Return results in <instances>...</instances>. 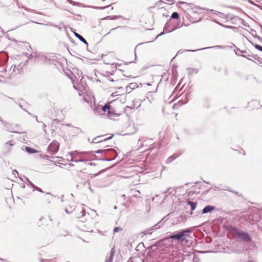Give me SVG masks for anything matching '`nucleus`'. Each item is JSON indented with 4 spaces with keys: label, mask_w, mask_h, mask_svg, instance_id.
I'll return each instance as SVG.
<instances>
[{
    "label": "nucleus",
    "mask_w": 262,
    "mask_h": 262,
    "mask_svg": "<svg viewBox=\"0 0 262 262\" xmlns=\"http://www.w3.org/2000/svg\"><path fill=\"white\" fill-rule=\"evenodd\" d=\"M215 207L211 205H207L204 207L202 210V214H206L211 212L213 210H215Z\"/></svg>",
    "instance_id": "obj_11"
},
{
    "label": "nucleus",
    "mask_w": 262,
    "mask_h": 262,
    "mask_svg": "<svg viewBox=\"0 0 262 262\" xmlns=\"http://www.w3.org/2000/svg\"><path fill=\"white\" fill-rule=\"evenodd\" d=\"M74 34L75 36L78 38L81 42L86 45L87 47L88 46V43L87 41L83 38V36L76 32H74Z\"/></svg>",
    "instance_id": "obj_21"
},
{
    "label": "nucleus",
    "mask_w": 262,
    "mask_h": 262,
    "mask_svg": "<svg viewBox=\"0 0 262 262\" xmlns=\"http://www.w3.org/2000/svg\"><path fill=\"white\" fill-rule=\"evenodd\" d=\"M182 234H184V237L186 239V237L188 236L189 234L192 231L191 228H186L185 229L181 230Z\"/></svg>",
    "instance_id": "obj_15"
},
{
    "label": "nucleus",
    "mask_w": 262,
    "mask_h": 262,
    "mask_svg": "<svg viewBox=\"0 0 262 262\" xmlns=\"http://www.w3.org/2000/svg\"><path fill=\"white\" fill-rule=\"evenodd\" d=\"M226 7H227V8H229L232 9H235V10H237L242 11V9L240 8L239 7H235V6H227Z\"/></svg>",
    "instance_id": "obj_43"
},
{
    "label": "nucleus",
    "mask_w": 262,
    "mask_h": 262,
    "mask_svg": "<svg viewBox=\"0 0 262 262\" xmlns=\"http://www.w3.org/2000/svg\"><path fill=\"white\" fill-rule=\"evenodd\" d=\"M83 157H84L83 158L81 162H84L86 163H87V162L89 161V159L88 157H86L85 156H84Z\"/></svg>",
    "instance_id": "obj_48"
},
{
    "label": "nucleus",
    "mask_w": 262,
    "mask_h": 262,
    "mask_svg": "<svg viewBox=\"0 0 262 262\" xmlns=\"http://www.w3.org/2000/svg\"><path fill=\"white\" fill-rule=\"evenodd\" d=\"M102 110L104 112H106L107 111H108L111 109V106L109 104H105L104 106L102 107Z\"/></svg>",
    "instance_id": "obj_37"
},
{
    "label": "nucleus",
    "mask_w": 262,
    "mask_h": 262,
    "mask_svg": "<svg viewBox=\"0 0 262 262\" xmlns=\"http://www.w3.org/2000/svg\"><path fill=\"white\" fill-rule=\"evenodd\" d=\"M223 27L225 28H228V29H235V28H234V26H226V25H223L222 26Z\"/></svg>",
    "instance_id": "obj_54"
},
{
    "label": "nucleus",
    "mask_w": 262,
    "mask_h": 262,
    "mask_svg": "<svg viewBox=\"0 0 262 262\" xmlns=\"http://www.w3.org/2000/svg\"><path fill=\"white\" fill-rule=\"evenodd\" d=\"M133 106H126V107L129 108L130 109H134L135 107H136L137 108L141 105L140 103H138V101H136L135 100L133 101Z\"/></svg>",
    "instance_id": "obj_29"
},
{
    "label": "nucleus",
    "mask_w": 262,
    "mask_h": 262,
    "mask_svg": "<svg viewBox=\"0 0 262 262\" xmlns=\"http://www.w3.org/2000/svg\"><path fill=\"white\" fill-rule=\"evenodd\" d=\"M204 9L208 11H210L222 18H227L226 15L223 13L218 12V11L213 10V9Z\"/></svg>",
    "instance_id": "obj_17"
},
{
    "label": "nucleus",
    "mask_w": 262,
    "mask_h": 262,
    "mask_svg": "<svg viewBox=\"0 0 262 262\" xmlns=\"http://www.w3.org/2000/svg\"><path fill=\"white\" fill-rule=\"evenodd\" d=\"M79 154L81 155V152H79L77 150H75V151H71V153H70L71 159H69V161H71V162H75V159L76 158V155H78Z\"/></svg>",
    "instance_id": "obj_14"
},
{
    "label": "nucleus",
    "mask_w": 262,
    "mask_h": 262,
    "mask_svg": "<svg viewBox=\"0 0 262 262\" xmlns=\"http://www.w3.org/2000/svg\"><path fill=\"white\" fill-rule=\"evenodd\" d=\"M81 155L85 156L86 157H88L89 161L91 160H99V158H97L96 153L94 151H82L81 152Z\"/></svg>",
    "instance_id": "obj_8"
},
{
    "label": "nucleus",
    "mask_w": 262,
    "mask_h": 262,
    "mask_svg": "<svg viewBox=\"0 0 262 262\" xmlns=\"http://www.w3.org/2000/svg\"><path fill=\"white\" fill-rule=\"evenodd\" d=\"M114 252L113 251V250H112L110 252L109 257L108 259H107L105 260V262H112L113 258H114Z\"/></svg>",
    "instance_id": "obj_33"
},
{
    "label": "nucleus",
    "mask_w": 262,
    "mask_h": 262,
    "mask_svg": "<svg viewBox=\"0 0 262 262\" xmlns=\"http://www.w3.org/2000/svg\"><path fill=\"white\" fill-rule=\"evenodd\" d=\"M35 190H37L38 192H40L41 193H43L44 192L41 188L37 187L35 185V187L33 188L32 191H34Z\"/></svg>",
    "instance_id": "obj_42"
},
{
    "label": "nucleus",
    "mask_w": 262,
    "mask_h": 262,
    "mask_svg": "<svg viewBox=\"0 0 262 262\" xmlns=\"http://www.w3.org/2000/svg\"><path fill=\"white\" fill-rule=\"evenodd\" d=\"M132 89L129 86V85H128L126 87V92H127V93H129L132 92Z\"/></svg>",
    "instance_id": "obj_51"
},
{
    "label": "nucleus",
    "mask_w": 262,
    "mask_h": 262,
    "mask_svg": "<svg viewBox=\"0 0 262 262\" xmlns=\"http://www.w3.org/2000/svg\"><path fill=\"white\" fill-rule=\"evenodd\" d=\"M143 140H144L143 138H140V139H139V140H138V144H140V145H139V147L143 146L142 142L143 141Z\"/></svg>",
    "instance_id": "obj_53"
},
{
    "label": "nucleus",
    "mask_w": 262,
    "mask_h": 262,
    "mask_svg": "<svg viewBox=\"0 0 262 262\" xmlns=\"http://www.w3.org/2000/svg\"><path fill=\"white\" fill-rule=\"evenodd\" d=\"M59 147V144L58 142L56 141H54L48 146V150L51 154H54L58 151Z\"/></svg>",
    "instance_id": "obj_7"
},
{
    "label": "nucleus",
    "mask_w": 262,
    "mask_h": 262,
    "mask_svg": "<svg viewBox=\"0 0 262 262\" xmlns=\"http://www.w3.org/2000/svg\"><path fill=\"white\" fill-rule=\"evenodd\" d=\"M179 27L178 26V27H172L171 28V31H165L164 29L163 30V31L162 32H161L159 34H158L156 37L155 38V39L153 40L155 41L156 39H157V38L160 36H162L166 33H170V32H173V31L176 30L177 29L179 28ZM152 42V41H148L147 43H149V42Z\"/></svg>",
    "instance_id": "obj_12"
},
{
    "label": "nucleus",
    "mask_w": 262,
    "mask_h": 262,
    "mask_svg": "<svg viewBox=\"0 0 262 262\" xmlns=\"http://www.w3.org/2000/svg\"><path fill=\"white\" fill-rule=\"evenodd\" d=\"M107 17H111V19H116L117 18L121 17L120 15H113V16H109Z\"/></svg>",
    "instance_id": "obj_45"
},
{
    "label": "nucleus",
    "mask_w": 262,
    "mask_h": 262,
    "mask_svg": "<svg viewBox=\"0 0 262 262\" xmlns=\"http://www.w3.org/2000/svg\"><path fill=\"white\" fill-rule=\"evenodd\" d=\"M129 85L131 88L132 90H133L138 87V84L136 82L130 83Z\"/></svg>",
    "instance_id": "obj_40"
},
{
    "label": "nucleus",
    "mask_w": 262,
    "mask_h": 262,
    "mask_svg": "<svg viewBox=\"0 0 262 262\" xmlns=\"http://www.w3.org/2000/svg\"><path fill=\"white\" fill-rule=\"evenodd\" d=\"M164 219V218L162 219L161 221H160L158 223L152 226L149 231L150 230H155L157 229H159L161 227V226L163 225V223H162V221Z\"/></svg>",
    "instance_id": "obj_23"
},
{
    "label": "nucleus",
    "mask_w": 262,
    "mask_h": 262,
    "mask_svg": "<svg viewBox=\"0 0 262 262\" xmlns=\"http://www.w3.org/2000/svg\"><path fill=\"white\" fill-rule=\"evenodd\" d=\"M107 114L111 116H114L116 114L114 111H111V109L108 111Z\"/></svg>",
    "instance_id": "obj_49"
},
{
    "label": "nucleus",
    "mask_w": 262,
    "mask_h": 262,
    "mask_svg": "<svg viewBox=\"0 0 262 262\" xmlns=\"http://www.w3.org/2000/svg\"><path fill=\"white\" fill-rule=\"evenodd\" d=\"M233 234L236 238H239L245 242H250L252 241L251 236L245 231L234 228L233 230Z\"/></svg>",
    "instance_id": "obj_1"
},
{
    "label": "nucleus",
    "mask_w": 262,
    "mask_h": 262,
    "mask_svg": "<svg viewBox=\"0 0 262 262\" xmlns=\"http://www.w3.org/2000/svg\"><path fill=\"white\" fill-rule=\"evenodd\" d=\"M172 71V76H171V82L174 83L177 80L178 77V72L176 69L172 68L171 70Z\"/></svg>",
    "instance_id": "obj_20"
},
{
    "label": "nucleus",
    "mask_w": 262,
    "mask_h": 262,
    "mask_svg": "<svg viewBox=\"0 0 262 262\" xmlns=\"http://www.w3.org/2000/svg\"><path fill=\"white\" fill-rule=\"evenodd\" d=\"M254 38L258 39V40L262 43V37L258 35H254Z\"/></svg>",
    "instance_id": "obj_50"
},
{
    "label": "nucleus",
    "mask_w": 262,
    "mask_h": 262,
    "mask_svg": "<svg viewBox=\"0 0 262 262\" xmlns=\"http://www.w3.org/2000/svg\"><path fill=\"white\" fill-rule=\"evenodd\" d=\"M194 186H192V189L190 190L187 191V196H191L193 194H199L200 191H195L194 188Z\"/></svg>",
    "instance_id": "obj_27"
},
{
    "label": "nucleus",
    "mask_w": 262,
    "mask_h": 262,
    "mask_svg": "<svg viewBox=\"0 0 262 262\" xmlns=\"http://www.w3.org/2000/svg\"><path fill=\"white\" fill-rule=\"evenodd\" d=\"M67 2H68L69 3H70V4H71L73 6H76L83 7V8L89 7V6H85L82 3L74 2L72 0H67ZM110 6H111V5L106 6H104V7L94 6V7H91L93 8L94 9H97V10H103L106 8L110 7Z\"/></svg>",
    "instance_id": "obj_6"
},
{
    "label": "nucleus",
    "mask_w": 262,
    "mask_h": 262,
    "mask_svg": "<svg viewBox=\"0 0 262 262\" xmlns=\"http://www.w3.org/2000/svg\"><path fill=\"white\" fill-rule=\"evenodd\" d=\"M25 180L27 186L29 187H31L32 188H33L35 187V185L33 184L27 177H25Z\"/></svg>",
    "instance_id": "obj_30"
},
{
    "label": "nucleus",
    "mask_w": 262,
    "mask_h": 262,
    "mask_svg": "<svg viewBox=\"0 0 262 262\" xmlns=\"http://www.w3.org/2000/svg\"><path fill=\"white\" fill-rule=\"evenodd\" d=\"M30 22L32 23H35V24H38V25H42V26H48V25H50L51 26H53V27H54L55 28H57L59 30H62V28L61 27H59L57 25H54V24H53L51 23H49L48 24H44V23H36V22H35V21H34L33 20H30Z\"/></svg>",
    "instance_id": "obj_16"
},
{
    "label": "nucleus",
    "mask_w": 262,
    "mask_h": 262,
    "mask_svg": "<svg viewBox=\"0 0 262 262\" xmlns=\"http://www.w3.org/2000/svg\"><path fill=\"white\" fill-rule=\"evenodd\" d=\"M18 105L21 109L27 112V111L23 107V105L21 103H19Z\"/></svg>",
    "instance_id": "obj_63"
},
{
    "label": "nucleus",
    "mask_w": 262,
    "mask_h": 262,
    "mask_svg": "<svg viewBox=\"0 0 262 262\" xmlns=\"http://www.w3.org/2000/svg\"><path fill=\"white\" fill-rule=\"evenodd\" d=\"M10 72H11L10 75H12L13 74L14 75H15L17 74H16V73L17 72H16V66L15 65H13L11 67V68H10Z\"/></svg>",
    "instance_id": "obj_32"
},
{
    "label": "nucleus",
    "mask_w": 262,
    "mask_h": 262,
    "mask_svg": "<svg viewBox=\"0 0 262 262\" xmlns=\"http://www.w3.org/2000/svg\"><path fill=\"white\" fill-rule=\"evenodd\" d=\"M16 69L17 72L16 74H21V73L23 72V67L20 64L18 66L17 68L16 67Z\"/></svg>",
    "instance_id": "obj_39"
},
{
    "label": "nucleus",
    "mask_w": 262,
    "mask_h": 262,
    "mask_svg": "<svg viewBox=\"0 0 262 262\" xmlns=\"http://www.w3.org/2000/svg\"><path fill=\"white\" fill-rule=\"evenodd\" d=\"M133 257H130L127 262H134Z\"/></svg>",
    "instance_id": "obj_64"
},
{
    "label": "nucleus",
    "mask_w": 262,
    "mask_h": 262,
    "mask_svg": "<svg viewBox=\"0 0 262 262\" xmlns=\"http://www.w3.org/2000/svg\"><path fill=\"white\" fill-rule=\"evenodd\" d=\"M39 261L40 262H46V261H47V259H43V258H40L39 259Z\"/></svg>",
    "instance_id": "obj_61"
},
{
    "label": "nucleus",
    "mask_w": 262,
    "mask_h": 262,
    "mask_svg": "<svg viewBox=\"0 0 262 262\" xmlns=\"http://www.w3.org/2000/svg\"><path fill=\"white\" fill-rule=\"evenodd\" d=\"M223 48L224 47L222 46L216 45V46H214L212 47H209L204 48H202L201 49H197V50H185V51H186V52H195V51H199V50H205V49H223Z\"/></svg>",
    "instance_id": "obj_13"
},
{
    "label": "nucleus",
    "mask_w": 262,
    "mask_h": 262,
    "mask_svg": "<svg viewBox=\"0 0 262 262\" xmlns=\"http://www.w3.org/2000/svg\"><path fill=\"white\" fill-rule=\"evenodd\" d=\"M257 62H258L260 64H262V58H260V57H258L257 58L256 60Z\"/></svg>",
    "instance_id": "obj_56"
},
{
    "label": "nucleus",
    "mask_w": 262,
    "mask_h": 262,
    "mask_svg": "<svg viewBox=\"0 0 262 262\" xmlns=\"http://www.w3.org/2000/svg\"><path fill=\"white\" fill-rule=\"evenodd\" d=\"M115 148H106L108 150V152L104 153V156L102 158H99L100 160L105 161H111L115 160L118 156L117 150L118 149L116 147Z\"/></svg>",
    "instance_id": "obj_3"
},
{
    "label": "nucleus",
    "mask_w": 262,
    "mask_h": 262,
    "mask_svg": "<svg viewBox=\"0 0 262 262\" xmlns=\"http://www.w3.org/2000/svg\"><path fill=\"white\" fill-rule=\"evenodd\" d=\"M241 24L246 27H249V25L248 23H246L243 19L241 18Z\"/></svg>",
    "instance_id": "obj_46"
},
{
    "label": "nucleus",
    "mask_w": 262,
    "mask_h": 262,
    "mask_svg": "<svg viewBox=\"0 0 262 262\" xmlns=\"http://www.w3.org/2000/svg\"><path fill=\"white\" fill-rule=\"evenodd\" d=\"M254 47L256 50L262 52V46L257 44H255L254 45Z\"/></svg>",
    "instance_id": "obj_41"
},
{
    "label": "nucleus",
    "mask_w": 262,
    "mask_h": 262,
    "mask_svg": "<svg viewBox=\"0 0 262 262\" xmlns=\"http://www.w3.org/2000/svg\"><path fill=\"white\" fill-rule=\"evenodd\" d=\"M249 105L251 107H257L258 105L259 106L260 108L262 107V105H260L259 104V102H258L257 100H252L251 102L248 103Z\"/></svg>",
    "instance_id": "obj_26"
},
{
    "label": "nucleus",
    "mask_w": 262,
    "mask_h": 262,
    "mask_svg": "<svg viewBox=\"0 0 262 262\" xmlns=\"http://www.w3.org/2000/svg\"><path fill=\"white\" fill-rule=\"evenodd\" d=\"M104 136V135L98 136L94 138L92 141V143L96 144L111 140L114 137V134H112L110 137L107 138L101 139V138L103 137Z\"/></svg>",
    "instance_id": "obj_9"
},
{
    "label": "nucleus",
    "mask_w": 262,
    "mask_h": 262,
    "mask_svg": "<svg viewBox=\"0 0 262 262\" xmlns=\"http://www.w3.org/2000/svg\"><path fill=\"white\" fill-rule=\"evenodd\" d=\"M171 193H172V192L170 191L169 193L165 195L163 198L162 203H163L166 201L171 202V201L172 200V195L171 194Z\"/></svg>",
    "instance_id": "obj_25"
},
{
    "label": "nucleus",
    "mask_w": 262,
    "mask_h": 262,
    "mask_svg": "<svg viewBox=\"0 0 262 262\" xmlns=\"http://www.w3.org/2000/svg\"><path fill=\"white\" fill-rule=\"evenodd\" d=\"M13 141H9L6 143V145H9L10 146H13V144L12 143Z\"/></svg>",
    "instance_id": "obj_57"
},
{
    "label": "nucleus",
    "mask_w": 262,
    "mask_h": 262,
    "mask_svg": "<svg viewBox=\"0 0 262 262\" xmlns=\"http://www.w3.org/2000/svg\"><path fill=\"white\" fill-rule=\"evenodd\" d=\"M179 14L177 12H174L172 13L170 19H178L179 18Z\"/></svg>",
    "instance_id": "obj_34"
},
{
    "label": "nucleus",
    "mask_w": 262,
    "mask_h": 262,
    "mask_svg": "<svg viewBox=\"0 0 262 262\" xmlns=\"http://www.w3.org/2000/svg\"><path fill=\"white\" fill-rule=\"evenodd\" d=\"M76 129H77V132L78 133H82V129L79 127H76Z\"/></svg>",
    "instance_id": "obj_62"
},
{
    "label": "nucleus",
    "mask_w": 262,
    "mask_h": 262,
    "mask_svg": "<svg viewBox=\"0 0 262 262\" xmlns=\"http://www.w3.org/2000/svg\"><path fill=\"white\" fill-rule=\"evenodd\" d=\"M198 72V69H194V68H192V69H190V71L189 73H197Z\"/></svg>",
    "instance_id": "obj_52"
},
{
    "label": "nucleus",
    "mask_w": 262,
    "mask_h": 262,
    "mask_svg": "<svg viewBox=\"0 0 262 262\" xmlns=\"http://www.w3.org/2000/svg\"><path fill=\"white\" fill-rule=\"evenodd\" d=\"M212 189V187H210L209 189L206 190H205L203 192L204 194H206L207 193H208L209 192V191H210V190H211Z\"/></svg>",
    "instance_id": "obj_60"
},
{
    "label": "nucleus",
    "mask_w": 262,
    "mask_h": 262,
    "mask_svg": "<svg viewBox=\"0 0 262 262\" xmlns=\"http://www.w3.org/2000/svg\"><path fill=\"white\" fill-rule=\"evenodd\" d=\"M171 239L172 240V242L177 241L179 242H183L185 241V239L184 237V234H182L181 232L180 231L177 233H172L170 234L167 235L166 237L164 238V239Z\"/></svg>",
    "instance_id": "obj_4"
},
{
    "label": "nucleus",
    "mask_w": 262,
    "mask_h": 262,
    "mask_svg": "<svg viewBox=\"0 0 262 262\" xmlns=\"http://www.w3.org/2000/svg\"><path fill=\"white\" fill-rule=\"evenodd\" d=\"M142 233L144 235H146L147 234H151V233H150L148 230L144 231L142 232Z\"/></svg>",
    "instance_id": "obj_59"
},
{
    "label": "nucleus",
    "mask_w": 262,
    "mask_h": 262,
    "mask_svg": "<svg viewBox=\"0 0 262 262\" xmlns=\"http://www.w3.org/2000/svg\"><path fill=\"white\" fill-rule=\"evenodd\" d=\"M235 53L237 56H241L251 60H252V59L250 58V57H252L255 60H256L257 58H258V56L256 55H251L249 52H248L245 50H241L238 48L235 50Z\"/></svg>",
    "instance_id": "obj_5"
},
{
    "label": "nucleus",
    "mask_w": 262,
    "mask_h": 262,
    "mask_svg": "<svg viewBox=\"0 0 262 262\" xmlns=\"http://www.w3.org/2000/svg\"><path fill=\"white\" fill-rule=\"evenodd\" d=\"M122 230V228L120 227H116L114 229V232H118Z\"/></svg>",
    "instance_id": "obj_47"
},
{
    "label": "nucleus",
    "mask_w": 262,
    "mask_h": 262,
    "mask_svg": "<svg viewBox=\"0 0 262 262\" xmlns=\"http://www.w3.org/2000/svg\"><path fill=\"white\" fill-rule=\"evenodd\" d=\"M117 93H118L117 92H113V93L112 94L111 96H112V97H115V96H118V95L117 94Z\"/></svg>",
    "instance_id": "obj_58"
},
{
    "label": "nucleus",
    "mask_w": 262,
    "mask_h": 262,
    "mask_svg": "<svg viewBox=\"0 0 262 262\" xmlns=\"http://www.w3.org/2000/svg\"><path fill=\"white\" fill-rule=\"evenodd\" d=\"M86 214L85 210L84 209H82L81 211H80L79 214L77 215V217L79 219H83L84 216ZM82 222H84V221L83 219L81 220Z\"/></svg>",
    "instance_id": "obj_28"
},
{
    "label": "nucleus",
    "mask_w": 262,
    "mask_h": 262,
    "mask_svg": "<svg viewBox=\"0 0 262 262\" xmlns=\"http://www.w3.org/2000/svg\"><path fill=\"white\" fill-rule=\"evenodd\" d=\"M46 59H48L47 57L46 58ZM49 63L50 64H54L56 66H58V65L61 66V63L60 61H57V60L55 59L54 58L53 59H49Z\"/></svg>",
    "instance_id": "obj_24"
},
{
    "label": "nucleus",
    "mask_w": 262,
    "mask_h": 262,
    "mask_svg": "<svg viewBox=\"0 0 262 262\" xmlns=\"http://www.w3.org/2000/svg\"><path fill=\"white\" fill-rule=\"evenodd\" d=\"M25 151L28 152V154H34V153H38L39 151L33 148H32L31 147H29V146H26L25 147Z\"/></svg>",
    "instance_id": "obj_22"
},
{
    "label": "nucleus",
    "mask_w": 262,
    "mask_h": 262,
    "mask_svg": "<svg viewBox=\"0 0 262 262\" xmlns=\"http://www.w3.org/2000/svg\"><path fill=\"white\" fill-rule=\"evenodd\" d=\"M16 2L17 5V6L19 8H20V7L23 8H24L27 11H33V10H31V9H30L29 8H28L27 7H25L23 6L22 4H21V5L19 4V2H18V1L17 0H16Z\"/></svg>",
    "instance_id": "obj_38"
},
{
    "label": "nucleus",
    "mask_w": 262,
    "mask_h": 262,
    "mask_svg": "<svg viewBox=\"0 0 262 262\" xmlns=\"http://www.w3.org/2000/svg\"><path fill=\"white\" fill-rule=\"evenodd\" d=\"M179 3L181 4L186 5H187V6H188L189 7H191V10L193 11L194 13H198V10H202V9H203V8L200 7L199 6H198L196 5H193V4H192L191 3H187L185 2H179Z\"/></svg>",
    "instance_id": "obj_10"
},
{
    "label": "nucleus",
    "mask_w": 262,
    "mask_h": 262,
    "mask_svg": "<svg viewBox=\"0 0 262 262\" xmlns=\"http://www.w3.org/2000/svg\"><path fill=\"white\" fill-rule=\"evenodd\" d=\"M170 18H169V20H168L164 26L163 29L165 31H171L170 27H171V23L170 22Z\"/></svg>",
    "instance_id": "obj_31"
},
{
    "label": "nucleus",
    "mask_w": 262,
    "mask_h": 262,
    "mask_svg": "<svg viewBox=\"0 0 262 262\" xmlns=\"http://www.w3.org/2000/svg\"><path fill=\"white\" fill-rule=\"evenodd\" d=\"M162 78H165V81H167L168 80V77L167 76V74H164L162 76Z\"/></svg>",
    "instance_id": "obj_55"
},
{
    "label": "nucleus",
    "mask_w": 262,
    "mask_h": 262,
    "mask_svg": "<svg viewBox=\"0 0 262 262\" xmlns=\"http://www.w3.org/2000/svg\"><path fill=\"white\" fill-rule=\"evenodd\" d=\"M182 260L183 262H199L200 259L192 251H184Z\"/></svg>",
    "instance_id": "obj_2"
},
{
    "label": "nucleus",
    "mask_w": 262,
    "mask_h": 262,
    "mask_svg": "<svg viewBox=\"0 0 262 262\" xmlns=\"http://www.w3.org/2000/svg\"><path fill=\"white\" fill-rule=\"evenodd\" d=\"M76 158L75 159V162H81L82 159L83 157H82L81 156H84L83 155L79 154L78 155H76Z\"/></svg>",
    "instance_id": "obj_35"
},
{
    "label": "nucleus",
    "mask_w": 262,
    "mask_h": 262,
    "mask_svg": "<svg viewBox=\"0 0 262 262\" xmlns=\"http://www.w3.org/2000/svg\"><path fill=\"white\" fill-rule=\"evenodd\" d=\"M186 203L190 206L191 211H193L196 209L198 204L196 202H192L190 200L187 201Z\"/></svg>",
    "instance_id": "obj_18"
},
{
    "label": "nucleus",
    "mask_w": 262,
    "mask_h": 262,
    "mask_svg": "<svg viewBox=\"0 0 262 262\" xmlns=\"http://www.w3.org/2000/svg\"><path fill=\"white\" fill-rule=\"evenodd\" d=\"M108 150L107 149H98L97 150H96L95 151V153L96 154H103V157L104 156V153L106 152H108Z\"/></svg>",
    "instance_id": "obj_36"
},
{
    "label": "nucleus",
    "mask_w": 262,
    "mask_h": 262,
    "mask_svg": "<svg viewBox=\"0 0 262 262\" xmlns=\"http://www.w3.org/2000/svg\"><path fill=\"white\" fill-rule=\"evenodd\" d=\"M179 156L180 155L177 153L173 154L166 160V163L169 164L172 162L174 160H175L176 158L179 157Z\"/></svg>",
    "instance_id": "obj_19"
},
{
    "label": "nucleus",
    "mask_w": 262,
    "mask_h": 262,
    "mask_svg": "<svg viewBox=\"0 0 262 262\" xmlns=\"http://www.w3.org/2000/svg\"><path fill=\"white\" fill-rule=\"evenodd\" d=\"M250 33L251 34V35L254 38V35H257L256 34V31L253 29H251L250 30Z\"/></svg>",
    "instance_id": "obj_44"
}]
</instances>
